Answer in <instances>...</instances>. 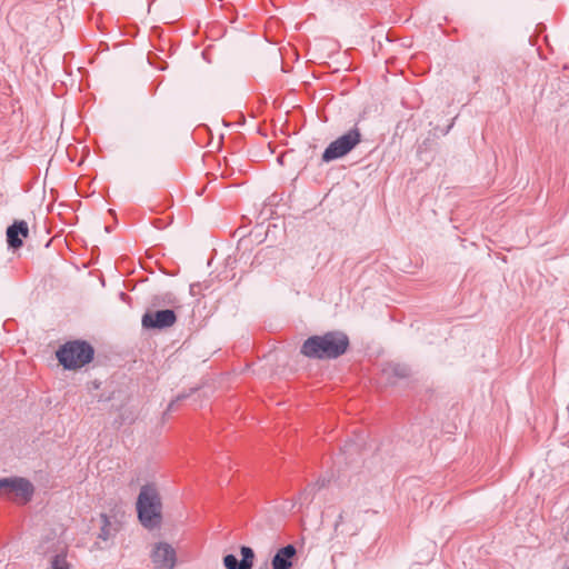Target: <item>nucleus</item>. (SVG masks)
I'll return each instance as SVG.
<instances>
[{
  "label": "nucleus",
  "instance_id": "nucleus-1",
  "mask_svg": "<svg viewBox=\"0 0 569 569\" xmlns=\"http://www.w3.org/2000/svg\"><path fill=\"white\" fill-rule=\"evenodd\" d=\"M349 347L347 335L330 331L322 336L309 337L301 346L300 352L312 359H336L342 356Z\"/></svg>",
  "mask_w": 569,
  "mask_h": 569
},
{
  "label": "nucleus",
  "instance_id": "nucleus-2",
  "mask_svg": "<svg viewBox=\"0 0 569 569\" xmlns=\"http://www.w3.org/2000/svg\"><path fill=\"white\" fill-rule=\"evenodd\" d=\"M137 512L140 523L149 529L160 527L162 521L161 497L153 485L141 487L137 499Z\"/></svg>",
  "mask_w": 569,
  "mask_h": 569
},
{
  "label": "nucleus",
  "instance_id": "nucleus-3",
  "mask_svg": "<svg viewBox=\"0 0 569 569\" xmlns=\"http://www.w3.org/2000/svg\"><path fill=\"white\" fill-rule=\"evenodd\" d=\"M93 348L86 341H69L57 351V358L64 369L81 368L92 361Z\"/></svg>",
  "mask_w": 569,
  "mask_h": 569
},
{
  "label": "nucleus",
  "instance_id": "nucleus-4",
  "mask_svg": "<svg viewBox=\"0 0 569 569\" xmlns=\"http://www.w3.org/2000/svg\"><path fill=\"white\" fill-rule=\"evenodd\" d=\"M361 141V133L357 127L350 129L333 140L323 151L322 161L330 162L348 154Z\"/></svg>",
  "mask_w": 569,
  "mask_h": 569
},
{
  "label": "nucleus",
  "instance_id": "nucleus-5",
  "mask_svg": "<svg viewBox=\"0 0 569 569\" xmlns=\"http://www.w3.org/2000/svg\"><path fill=\"white\" fill-rule=\"evenodd\" d=\"M34 492L33 485L22 477H9L0 479V496L27 503Z\"/></svg>",
  "mask_w": 569,
  "mask_h": 569
},
{
  "label": "nucleus",
  "instance_id": "nucleus-6",
  "mask_svg": "<svg viewBox=\"0 0 569 569\" xmlns=\"http://www.w3.org/2000/svg\"><path fill=\"white\" fill-rule=\"evenodd\" d=\"M151 560L156 569H173L177 562V553L171 545L159 542L151 551Z\"/></svg>",
  "mask_w": 569,
  "mask_h": 569
},
{
  "label": "nucleus",
  "instance_id": "nucleus-7",
  "mask_svg": "<svg viewBox=\"0 0 569 569\" xmlns=\"http://www.w3.org/2000/svg\"><path fill=\"white\" fill-rule=\"evenodd\" d=\"M177 316L173 310L148 311L142 316V326L147 329H164L174 325Z\"/></svg>",
  "mask_w": 569,
  "mask_h": 569
},
{
  "label": "nucleus",
  "instance_id": "nucleus-8",
  "mask_svg": "<svg viewBox=\"0 0 569 569\" xmlns=\"http://www.w3.org/2000/svg\"><path fill=\"white\" fill-rule=\"evenodd\" d=\"M240 553L242 557L241 560H238V558L231 553L223 557L226 569H252L254 560V551L252 548L242 546Z\"/></svg>",
  "mask_w": 569,
  "mask_h": 569
},
{
  "label": "nucleus",
  "instance_id": "nucleus-9",
  "mask_svg": "<svg viewBox=\"0 0 569 569\" xmlns=\"http://www.w3.org/2000/svg\"><path fill=\"white\" fill-rule=\"evenodd\" d=\"M29 236L28 223L24 220L14 221L7 229V242L10 248L18 249L23 244V239Z\"/></svg>",
  "mask_w": 569,
  "mask_h": 569
},
{
  "label": "nucleus",
  "instance_id": "nucleus-10",
  "mask_svg": "<svg viewBox=\"0 0 569 569\" xmlns=\"http://www.w3.org/2000/svg\"><path fill=\"white\" fill-rule=\"evenodd\" d=\"M296 553L297 550L293 545H287L280 548L271 560L272 569H291L292 559Z\"/></svg>",
  "mask_w": 569,
  "mask_h": 569
},
{
  "label": "nucleus",
  "instance_id": "nucleus-11",
  "mask_svg": "<svg viewBox=\"0 0 569 569\" xmlns=\"http://www.w3.org/2000/svg\"><path fill=\"white\" fill-rule=\"evenodd\" d=\"M329 480L326 478H319L316 482L308 485L299 496L301 505H308L313 500L316 492L328 485Z\"/></svg>",
  "mask_w": 569,
  "mask_h": 569
},
{
  "label": "nucleus",
  "instance_id": "nucleus-12",
  "mask_svg": "<svg viewBox=\"0 0 569 569\" xmlns=\"http://www.w3.org/2000/svg\"><path fill=\"white\" fill-rule=\"evenodd\" d=\"M100 518L102 525L98 535V539L108 541L114 537L117 528L111 523L109 517L106 513H101Z\"/></svg>",
  "mask_w": 569,
  "mask_h": 569
},
{
  "label": "nucleus",
  "instance_id": "nucleus-13",
  "mask_svg": "<svg viewBox=\"0 0 569 569\" xmlns=\"http://www.w3.org/2000/svg\"><path fill=\"white\" fill-rule=\"evenodd\" d=\"M50 569H73L66 556L57 555L51 560Z\"/></svg>",
  "mask_w": 569,
  "mask_h": 569
},
{
  "label": "nucleus",
  "instance_id": "nucleus-14",
  "mask_svg": "<svg viewBox=\"0 0 569 569\" xmlns=\"http://www.w3.org/2000/svg\"><path fill=\"white\" fill-rule=\"evenodd\" d=\"M393 372L399 376V377H405L406 376V369L400 367V366H395L392 368Z\"/></svg>",
  "mask_w": 569,
  "mask_h": 569
},
{
  "label": "nucleus",
  "instance_id": "nucleus-15",
  "mask_svg": "<svg viewBox=\"0 0 569 569\" xmlns=\"http://www.w3.org/2000/svg\"><path fill=\"white\" fill-rule=\"evenodd\" d=\"M183 398H184L183 396H178L174 400H172V401L169 403V406H168V411L173 410V408H174L176 403H177L178 401H180L181 399H183Z\"/></svg>",
  "mask_w": 569,
  "mask_h": 569
},
{
  "label": "nucleus",
  "instance_id": "nucleus-16",
  "mask_svg": "<svg viewBox=\"0 0 569 569\" xmlns=\"http://www.w3.org/2000/svg\"><path fill=\"white\" fill-rule=\"evenodd\" d=\"M342 520H343V515H342V513H340V515L338 516V519H337L336 523H335V528H336V529H337V528L342 523Z\"/></svg>",
  "mask_w": 569,
  "mask_h": 569
}]
</instances>
